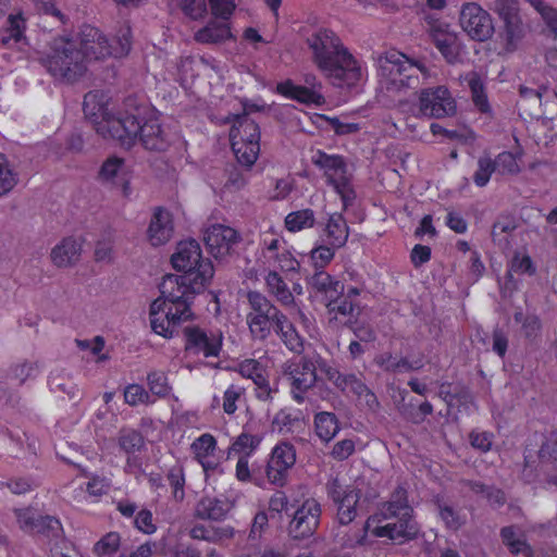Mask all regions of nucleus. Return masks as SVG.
<instances>
[{"label": "nucleus", "instance_id": "48", "mask_svg": "<svg viewBox=\"0 0 557 557\" xmlns=\"http://www.w3.org/2000/svg\"><path fill=\"white\" fill-rule=\"evenodd\" d=\"M34 534H41L51 541L58 543L62 539L63 529L61 522L51 516H40L36 524Z\"/></svg>", "mask_w": 557, "mask_h": 557}, {"label": "nucleus", "instance_id": "60", "mask_svg": "<svg viewBox=\"0 0 557 557\" xmlns=\"http://www.w3.org/2000/svg\"><path fill=\"white\" fill-rule=\"evenodd\" d=\"M437 49L447 63L456 64L460 62L461 45L456 35L448 37V40L446 39Z\"/></svg>", "mask_w": 557, "mask_h": 557}, {"label": "nucleus", "instance_id": "54", "mask_svg": "<svg viewBox=\"0 0 557 557\" xmlns=\"http://www.w3.org/2000/svg\"><path fill=\"white\" fill-rule=\"evenodd\" d=\"M49 386L54 393H64L70 399H79L81 393L71 379H64L60 374H52L49 377Z\"/></svg>", "mask_w": 557, "mask_h": 557}, {"label": "nucleus", "instance_id": "32", "mask_svg": "<svg viewBox=\"0 0 557 557\" xmlns=\"http://www.w3.org/2000/svg\"><path fill=\"white\" fill-rule=\"evenodd\" d=\"M25 28L26 23L23 16L21 14H11L8 17L7 26L0 30V47L13 48L25 40Z\"/></svg>", "mask_w": 557, "mask_h": 557}, {"label": "nucleus", "instance_id": "44", "mask_svg": "<svg viewBox=\"0 0 557 557\" xmlns=\"http://www.w3.org/2000/svg\"><path fill=\"white\" fill-rule=\"evenodd\" d=\"M265 261L269 265H272L274 270L280 269L287 273H297L300 268L298 260L286 248H283L281 251L270 256Z\"/></svg>", "mask_w": 557, "mask_h": 557}, {"label": "nucleus", "instance_id": "11", "mask_svg": "<svg viewBox=\"0 0 557 557\" xmlns=\"http://www.w3.org/2000/svg\"><path fill=\"white\" fill-rule=\"evenodd\" d=\"M494 10L504 23L507 50H515L527 34V27L519 14L517 0H496Z\"/></svg>", "mask_w": 557, "mask_h": 557}, {"label": "nucleus", "instance_id": "58", "mask_svg": "<svg viewBox=\"0 0 557 557\" xmlns=\"http://www.w3.org/2000/svg\"><path fill=\"white\" fill-rule=\"evenodd\" d=\"M147 383L149 391L158 397H165L170 394L171 387L169 386L165 373L162 371L149 372Z\"/></svg>", "mask_w": 557, "mask_h": 557}, {"label": "nucleus", "instance_id": "59", "mask_svg": "<svg viewBox=\"0 0 557 557\" xmlns=\"http://www.w3.org/2000/svg\"><path fill=\"white\" fill-rule=\"evenodd\" d=\"M124 400L129 406H137L139 404H152L153 400L150 397L149 392H147L139 384H129L124 389Z\"/></svg>", "mask_w": 557, "mask_h": 557}, {"label": "nucleus", "instance_id": "50", "mask_svg": "<svg viewBox=\"0 0 557 557\" xmlns=\"http://www.w3.org/2000/svg\"><path fill=\"white\" fill-rule=\"evenodd\" d=\"M300 416L301 412L299 410L282 409L275 414L273 424L278 428L280 432H294L295 428L301 422Z\"/></svg>", "mask_w": 557, "mask_h": 557}, {"label": "nucleus", "instance_id": "25", "mask_svg": "<svg viewBox=\"0 0 557 557\" xmlns=\"http://www.w3.org/2000/svg\"><path fill=\"white\" fill-rule=\"evenodd\" d=\"M231 143L243 141L258 143L260 141L259 125L247 114L234 116V123L230 132Z\"/></svg>", "mask_w": 557, "mask_h": 557}, {"label": "nucleus", "instance_id": "18", "mask_svg": "<svg viewBox=\"0 0 557 557\" xmlns=\"http://www.w3.org/2000/svg\"><path fill=\"white\" fill-rule=\"evenodd\" d=\"M171 261L173 267L184 274L199 272L206 263L213 267L209 259L202 258L200 245L195 239L181 242Z\"/></svg>", "mask_w": 557, "mask_h": 557}, {"label": "nucleus", "instance_id": "52", "mask_svg": "<svg viewBox=\"0 0 557 557\" xmlns=\"http://www.w3.org/2000/svg\"><path fill=\"white\" fill-rule=\"evenodd\" d=\"M535 271V265L529 255L515 252L507 271V277L512 278L513 273L533 275Z\"/></svg>", "mask_w": 557, "mask_h": 557}, {"label": "nucleus", "instance_id": "17", "mask_svg": "<svg viewBox=\"0 0 557 557\" xmlns=\"http://www.w3.org/2000/svg\"><path fill=\"white\" fill-rule=\"evenodd\" d=\"M238 371L242 376L250 379L256 385V397L261 401H272L278 392L277 383L270 384L264 367L255 359H247L239 363Z\"/></svg>", "mask_w": 557, "mask_h": 557}, {"label": "nucleus", "instance_id": "21", "mask_svg": "<svg viewBox=\"0 0 557 557\" xmlns=\"http://www.w3.org/2000/svg\"><path fill=\"white\" fill-rule=\"evenodd\" d=\"M147 233L152 246L166 244L174 233L171 213L165 209L157 208L150 220Z\"/></svg>", "mask_w": 557, "mask_h": 557}, {"label": "nucleus", "instance_id": "51", "mask_svg": "<svg viewBox=\"0 0 557 557\" xmlns=\"http://www.w3.org/2000/svg\"><path fill=\"white\" fill-rule=\"evenodd\" d=\"M120 544V534L117 532H109L95 544L94 553L99 557H111L119 550Z\"/></svg>", "mask_w": 557, "mask_h": 557}, {"label": "nucleus", "instance_id": "31", "mask_svg": "<svg viewBox=\"0 0 557 557\" xmlns=\"http://www.w3.org/2000/svg\"><path fill=\"white\" fill-rule=\"evenodd\" d=\"M230 510V505L226 500L216 497H202L196 505V516L203 520L219 521L224 519Z\"/></svg>", "mask_w": 557, "mask_h": 557}, {"label": "nucleus", "instance_id": "13", "mask_svg": "<svg viewBox=\"0 0 557 557\" xmlns=\"http://www.w3.org/2000/svg\"><path fill=\"white\" fill-rule=\"evenodd\" d=\"M185 350L194 355H203V357H218L223 336L218 332H207L198 326H186L184 329Z\"/></svg>", "mask_w": 557, "mask_h": 557}, {"label": "nucleus", "instance_id": "39", "mask_svg": "<svg viewBox=\"0 0 557 557\" xmlns=\"http://www.w3.org/2000/svg\"><path fill=\"white\" fill-rule=\"evenodd\" d=\"M317 435L323 442H330L339 431L338 420L332 412H319L314 417Z\"/></svg>", "mask_w": 557, "mask_h": 557}, {"label": "nucleus", "instance_id": "6", "mask_svg": "<svg viewBox=\"0 0 557 557\" xmlns=\"http://www.w3.org/2000/svg\"><path fill=\"white\" fill-rule=\"evenodd\" d=\"M380 69L391 84L397 88H417L419 73H424V66L410 61L404 53L389 51L380 58Z\"/></svg>", "mask_w": 557, "mask_h": 557}, {"label": "nucleus", "instance_id": "45", "mask_svg": "<svg viewBox=\"0 0 557 557\" xmlns=\"http://www.w3.org/2000/svg\"><path fill=\"white\" fill-rule=\"evenodd\" d=\"M18 175L5 154L0 153V198L7 196L17 184Z\"/></svg>", "mask_w": 557, "mask_h": 557}, {"label": "nucleus", "instance_id": "4", "mask_svg": "<svg viewBox=\"0 0 557 557\" xmlns=\"http://www.w3.org/2000/svg\"><path fill=\"white\" fill-rule=\"evenodd\" d=\"M38 61L54 78L67 83L76 82L87 70L77 42L65 37L52 39Z\"/></svg>", "mask_w": 557, "mask_h": 557}, {"label": "nucleus", "instance_id": "40", "mask_svg": "<svg viewBox=\"0 0 557 557\" xmlns=\"http://www.w3.org/2000/svg\"><path fill=\"white\" fill-rule=\"evenodd\" d=\"M440 518L445 527L451 531H457L467 522V517L460 509L455 508L446 502H436Z\"/></svg>", "mask_w": 557, "mask_h": 557}, {"label": "nucleus", "instance_id": "29", "mask_svg": "<svg viewBox=\"0 0 557 557\" xmlns=\"http://www.w3.org/2000/svg\"><path fill=\"white\" fill-rule=\"evenodd\" d=\"M283 313L265 314L262 317L246 315V323L253 341L265 342L272 335L275 325L280 321Z\"/></svg>", "mask_w": 557, "mask_h": 557}, {"label": "nucleus", "instance_id": "10", "mask_svg": "<svg viewBox=\"0 0 557 557\" xmlns=\"http://www.w3.org/2000/svg\"><path fill=\"white\" fill-rule=\"evenodd\" d=\"M325 488L327 496L337 507L338 523L350 524L357 515L356 506L360 499V491L351 485H343L337 478L331 479Z\"/></svg>", "mask_w": 557, "mask_h": 557}, {"label": "nucleus", "instance_id": "30", "mask_svg": "<svg viewBox=\"0 0 557 557\" xmlns=\"http://www.w3.org/2000/svg\"><path fill=\"white\" fill-rule=\"evenodd\" d=\"M273 332L290 351L295 354H301L304 351V338L299 335L295 325L288 320L284 312Z\"/></svg>", "mask_w": 557, "mask_h": 557}, {"label": "nucleus", "instance_id": "24", "mask_svg": "<svg viewBox=\"0 0 557 557\" xmlns=\"http://www.w3.org/2000/svg\"><path fill=\"white\" fill-rule=\"evenodd\" d=\"M82 253V240L73 237L64 238L51 251V260L59 268L75 264Z\"/></svg>", "mask_w": 557, "mask_h": 557}, {"label": "nucleus", "instance_id": "47", "mask_svg": "<svg viewBox=\"0 0 557 557\" xmlns=\"http://www.w3.org/2000/svg\"><path fill=\"white\" fill-rule=\"evenodd\" d=\"M232 149L236 156L238 163L246 168H250L255 164L260 152V144L258 143H233Z\"/></svg>", "mask_w": 557, "mask_h": 557}, {"label": "nucleus", "instance_id": "2", "mask_svg": "<svg viewBox=\"0 0 557 557\" xmlns=\"http://www.w3.org/2000/svg\"><path fill=\"white\" fill-rule=\"evenodd\" d=\"M307 45L317 66L334 85L352 86L360 79V66L333 30L317 29L307 38Z\"/></svg>", "mask_w": 557, "mask_h": 557}, {"label": "nucleus", "instance_id": "3", "mask_svg": "<svg viewBox=\"0 0 557 557\" xmlns=\"http://www.w3.org/2000/svg\"><path fill=\"white\" fill-rule=\"evenodd\" d=\"M148 113L147 107L137 106L134 112H126L123 119L102 124L100 131L111 133L112 139L125 147H131L139 138L147 150L165 151L172 143L171 133L157 116H148Z\"/></svg>", "mask_w": 557, "mask_h": 557}, {"label": "nucleus", "instance_id": "9", "mask_svg": "<svg viewBox=\"0 0 557 557\" xmlns=\"http://www.w3.org/2000/svg\"><path fill=\"white\" fill-rule=\"evenodd\" d=\"M321 513V505L317 499H305L293 513L287 528L288 534L294 540H304L312 536L319 528Z\"/></svg>", "mask_w": 557, "mask_h": 557}, {"label": "nucleus", "instance_id": "41", "mask_svg": "<svg viewBox=\"0 0 557 557\" xmlns=\"http://www.w3.org/2000/svg\"><path fill=\"white\" fill-rule=\"evenodd\" d=\"M110 53L113 58L126 57L132 49V30L128 25L119 28L115 36L109 40Z\"/></svg>", "mask_w": 557, "mask_h": 557}, {"label": "nucleus", "instance_id": "64", "mask_svg": "<svg viewBox=\"0 0 557 557\" xmlns=\"http://www.w3.org/2000/svg\"><path fill=\"white\" fill-rule=\"evenodd\" d=\"M14 512L20 528L25 532L34 533L40 516H37L36 512L29 508L15 509Z\"/></svg>", "mask_w": 557, "mask_h": 557}, {"label": "nucleus", "instance_id": "1", "mask_svg": "<svg viewBox=\"0 0 557 557\" xmlns=\"http://www.w3.org/2000/svg\"><path fill=\"white\" fill-rule=\"evenodd\" d=\"M213 274V267L206 263L199 272L165 275L159 286L161 296L150 305L151 330L164 338L175 336L181 324L191 320L190 304L211 282Z\"/></svg>", "mask_w": 557, "mask_h": 557}, {"label": "nucleus", "instance_id": "36", "mask_svg": "<svg viewBox=\"0 0 557 557\" xmlns=\"http://www.w3.org/2000/svg\"><path fill=\"white\" fill-rule=\"evenodd\" d=\"M517 228L516 219L511 215H499L492 226L493 242L502 249L510 246L509 236Z\"/></svg>", "mask_w": 557, "mask_h": 557}, {"label": "nucleus", "instance_id": "63", "mask_svg": "<svg viewBox=\"0 0 557 557\" xmlns=\"http://www.w3.org/2000/svg\"><path fill=\"white\" fill-rule=\"evenodd\" d=\"M496 169L503 174H518L520 166L513 153L504 151L494 160Z\"/></svg>", "mask_w": 557, "mask_h": 557}, {"label": "nucleus", "instance_id": "43", "mask_svg": "<svg viewBox=\"0 0 557 557\" xmlns=\"http://www.w3.org/2000/svg\"><path fill=\"white\" fill-rule=\"evenodd\" d=\"M39 372L36 362L23 361L12 364L8 371V380L15 382L18 386L24 384L28 379H35Z\"/></svg>", "mask_w": 557, "mask_h": 557}, {"label": "nucleus", "instance_id": "28", "mask_svg": "<svg viewBox=\"0 0 557 557\" xmlns=\"http://www.w3.org/2000/svg\"><path fill=\"white\" fill-rule=\"evenodd\" d=\"M268 293L285 308L294 307L296 300L284 278L276 270H271L264 277Z\"/></svg>", "mask_w": 557, "mask_h": 557}, {"label": "nucleus", "instance_id": "14", "mask_svg": "<svg viewBox=\"0 0 557 557\" xmlns=\"http://www.w3.org/2000/svg\"><path fill=\"white\" fill-rule=\"evenodd\" d=\"M296 462L295 447L287 443H278L272 450L267 465V478L270 483L283 486L286 482L288 471Z\"/></svg>", "mask_w": 557, "mask_h": 557}, {"label": "nucleus", "instance_id": "22", "mask_svg": "<svg viewBox=\"0 0 557 557\" xmlns=\"http://www.w3.org/2000/svg\"><path fill=\"white\" fill-rule=\"evenodd\" d=\"M312 163L324 171L329 185H333L347 177V164L342 156L327 154L322 150H318L312 156Z\"/></svg>", "mask_w": 557, "mask_h": 557}, {"label": "nucleus", "instance_id": "7", "mask_svg": "<svg viewBox=\"0 0 557 557\" xmlns=\"http://www.w3.org/2000/svg\"><path fill=\"white\" fill-rule=\"evenodd\" d=\"M282 374L289 382L292 396L298 404L305 401V394L318 380L315 363L307 356L284 362Z\"/></svg>", "mask_w": 557, "mask_h": 557}, {"label": "nucleus", "instance_id": "53", "mask_svg": "<svg viewBox=\"0 0 557 557\" xmlns=\"http://www.w3.org/2000/svg\"><path fill=\"white\" fill-rule=\"evenodd\" d=\"M191 449L197 460L210 458L216 449V441L213 435L205 433L193 442Z\"/></svg>", "mask_w": 557, "mask_h": 557}, {"label": "nucleus", "instance_id": "35", "mask_svg": "<svg viewBox=\"0 0 557 557\" xmlns=\"http://www.w3.org/2000/svg\"><path fill=\"white\" fill-rule=\"evenodd\" d=\"M500 539L503 544L513 555L524 554L530 556L532 548L528 544L524 535L519 531L516 525H507L500 529Z\"/></svg>", "mask_w": 557, "mask_h": 557}, {"label": "nucleus", "instance_id": "16", "mask_svg": "<svg viewBox=\"0 0 557 557\" xmlns=\"http://www.w3.org/2000/svg\"><path fill=\"white\" fill-rule=\"evenodd\" d=\"M83 110L86 117L92 121L96 132L104 138H112V134L101 132L100 126L112 120H121L124 117V114L117 117L110 114L108 109V97L101 90H92L85 95Z\"/></svg>", "mask_w": 557, "mask_h": 557}, {"label": "nucleus", "instance_id": "33", "mask_svg": "<svg viewBox=\"0 0 557 557\" xmlns=\"http://www.w3.org/2000/svg\"><path fill=\"white\" fill-rule=\"evenodd\" d=\"M461 483L475 495H480L485 498L493 508H500L507 502L504 491L494 485H487L481 481L474 480H463Z\"/></svg>", "mask_w": 557, "mask_h": 557}, {"label": "nucleus", "instance_id": "49", "mask_svg": "<svg viewBox=\"0 0 557 557\" xmlns=\"http://www.w3.org/2000/svg\"><path fill=\"white\" fill-rule=\"evenodd\" d=\"M314 221V212L311 209H304L288 213L285 218V225L288 231L298 232L313 226Z\"/></svg>", "mask_w": 557, "mask_h": 557}, {"label": "nucleus", "instance_id": "62", "mask_svg": "<svg viewBox=\"0 0 557 557\" xmlns=\"http://www.w3.org/2000/svg\"><path fill=\"white\" fill-rule=\"evenodd\" d=\"M166 479L170 486L173 488V496L176 500H183L185 497L184 485L185 476L183 468L174 467L169 470Z\"/></svg>", "mask_w": 557, "mask_h": 557}, {"label": "nucleus", "instance_id": "56", "mask_svg": "<svg viewBox=\"0 0 557 557\" xmlns=\"http://www.w3.org/2000/svg\"><path fill=\"white\" fill-rule=\"evenodd\" d=\"M496 171L494 160L488 156H482L478 160V169L473 174V182L476 186H485L491 175Z\"/></svg>", "mask_w": 557, "mask_h": 557}, {"label": "nucleus", "instance_id": "57", "mask_svg": "<svg viewBox=\"0 0 557 557\" xmlns=\"http://www.w3.org/2000/svg\"><path fill=\"white\" fill-rule=\"evenodd\" d=\"M469 87L472 94V99L476 108L481 112H487L490 110V104L487 97L484 92V86L476 73H472L469 79Z\"/></svg>", "mask_w": 557, "mask_h": 557}, {"label": "nucleus", "instance_id": "20", "mask_svg": "<svg viewBox=\"0 0 557 557\" xmlns=\"http://www.w3.org/2000/svg\"><path fill=\"white\" fill-rule=\"evenodd\" d=\"M78 49L83 52L84 62L111 57L109 39L96 27L85 26L81 33Z\"/></svg>", "mask_w": 557, "mask_h": 557}, {"label": "nucleus", "instance_id": "5", "mask_svg": "<svg viewBox=\"0 0 557 557\" xmlns=\"http://www.w3.org/2000/svg\"><path fill=\"white\" fill-rule=\"evenodd\" d=\"M412 512L413 509L408 504L407 491L398 486L393 492L391 499L384 503L380 509L383 519H397V521L377 527L375 534L399 542L414 539L419 529L417 522L412 519Z\"/></svg>", "mask_w": 557, "mask_h": 557}, {"label": "nucleus", "instance_id": "8", "mask_svg": "<svg viewBox=\"0 0 557 557\" xmlns=\"http://www.w3.org/2000/svg\"><path fill=\"white\" fill-rule=\"evenodd\" d=\"M419 114L426 119H444L456 113V101L445 86L424 88L420 91Z\"/></svg>", "mask_w": 557, "mask_h": 557}, {"label": "nucleus", "instance_id": "42", "mask_svg": "<svg viewBox=\"0 0 557 557\" xmlns=\"http://www.w3.org/2000/svg\"><path fill=\"white\" fill-rule=\"evenodd\" d=\"M261 440L262 438L259 435L243 432L230 446L227 458H231L232 454H240L242 456L249 457V455L258 448Z\"/></svg>", "mask_w": 557, "mask_h": 557}, {"label": "nucleus", "instance_id": "34", "mask_svg": "<svg viewBox=\"0 0 557 557\" xmlns=\"http://www.w3.org/2000/svg\"><path fill=\"white\" fill-rule=\"evenodd\" d=\"M324 234L326 243L332 247L341 248L346 244L349 233L346 221L342 214L334 213L330 216L324 228Z\"/></svg>", "mask_w": 557, "mask_h": 557}, {"label": "nucleus", "instance_id": "23", "mask_svg": "<svg viewBox=\"0 0 557 557\" xmlns=\"http://www.w3.org/2000/svg\"><path fill=\"white\" fill-rule=\"evenodd\" d=\"M233 37L231 27L225 21L210 20L206 26L198 29L194 39L203 45H218Z\"/></svg>", "mask_w": 557, "mask_h": 557}, {"label": "nucleus", "instance_id": "55", "mask_svg": "<svg viewBox=\"0 0 557 557\" xmlns=\"http://www.w3.org/2000/svg\"><path fill=\"white\" fill-rule=\"evenodd\" d=\"M358 305L354 300H349L343 296L332 297L326 301V308L329 313L334 314L336 319L338 315L341 317H349L352 315L355 309Z\"/></svg>", "mask_w": 557, "mask_h": 557}, {"label": "nucleus", "instance_id": "61", "mask_svg": "<svg viewBox=\"0 0 557 557\" xmlns=\"http://www.w3.org/2000/svg\"><path fill=\"white\" fill-rule=\"evenodd\" d=\"M178 8L191 20H199L207 13L206 0H176Z\"/></svg>", "mask_w": 557, "mask_h": 557}, {"label": "nucleus", "instance_id": "12", "mask_svg": "<svg viewBox=\"0 0 557 557\" xmlns=\"http://www.w3.org/2000/svg\"><path fill=\"white\" fill-rule=\"evenodd\" d=\"M462 29L476 41H485L494 34L492 17L476 3H467L460 12Z\"/></svg>", "mask_w": 557, "mask_h": 557}, {"label": "nucleus", "instance_id": "27", "mask_svg": "<svg viewBox=\"0 0 557 557\" xmlns=\"http://www.w3.org/2000/svg\"><path fill=\"white\" fill-rule=\"evenodd\" d=\"M309 286L318 294H322L327 301L332 297L343 296L344 284L335 280L323 270H317L308 280Z\"/></svg>", "mask_w": 557, "mask_h": 557}, {"label": "nucleus", "instance_id": "15", "mask_svg": "<svg viewBox=\"0 0 557 557\" xmlns=\"http://www.w3.org/2000/svg\"><path fill=\"white\" fill-rule=\"evenodd\" d=\"M98 181L116 189L125 198L132 194L129 176L122 158L113 156L104 160L98 172Z\"/></svg>", "mask_w": 557, "mask_h": 557}, {"label": "nucleus", "instance_id": "46", "mask_svg": "<svg viewBox=\"0 0 557 557\" xmlns=\"http://www.w3.org/2000/svg\"><path fill=\"white\" fill-rule=\"evenodd\" d=\"M117 444L121 450L129 455L139 451L144 447L145 441L138 431L122 429L117 435Z\"/></svg>", "mask_w": 557, "mask_h": 557}, {"label": "nucleus", "instance_id": "38", "mask_svg": "<svg viewBox=\"0 0 557 557\" xmlns=\"http://www.w3.org/2000/svg\"><path fill=\"white\" fill-rule=\"evenodd\" d=\"M366 531L349 524H338L333 531V539L335 544L342 548L355 547L361 544Z\"/></svg>", "mask_w": 557, "mask_h": 557}, {"label": "nucleus", "instance_id": "19", "mask_svg": "<svg viewBox=\"0 0 557 557\" xmlns=\"http://www.w3.org/2000/svg\"><path fill=\"white\" fill-rule=\"evenodd\" d=\"M238 239L239 235L234 228L222 224L209 226L203 234L207 249L215 259L226 256Z\"/></svg>", "mask_w": 557, "mask_h": 557}, {"label": "nucleus", "instance_id": "26", "mask_svg": "<svg viewBox=\"0 0 557 557\" xmlns=\"http://www.w3.org/2000/svg\"><path fill=\"white\" fill-rule=\"evenodd\" d=\"M276 90L281 95L305 104H321L324 102L321 92L306 86L295 85L289 79L277 84Z\"/></svg>", "mask_w": 557, "mask_h": 557}, {"label": "nucleus", "instance_id": "37", "mask_svg": "<svg viewBox=\"0 0 557 557\" xmlns=\"http://www.w3.org/2000/svg\"><path fill=\"white\" fill-rule=\"evenodd\" d=\"M249 312L253 317H262L265 314L283 313L267 296L258 290H250L247 294Z\"/></svg>", "mask_w": 557, "mask_h": 557}]
</instances>
